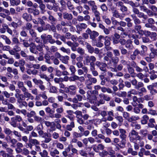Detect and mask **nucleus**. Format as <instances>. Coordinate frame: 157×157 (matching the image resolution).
<instances>
[{"label":"nucleus","instance_id":"61","mask_svg":"<svg viewBox=\"0 0 157 157\" xmlns=\"http://www.w3.org/2000/svg\"><path fill=\"white\" fill-rule=\"evenodd\" d=\"M12 132L16 137L18 138H21V133L17 131L14 130Z\"/></svg>","mask_w":157,"mask_h":157},{"label":"nucleus","instance_id":"1","mask_svg":"<svg viewBox=\"0 0 157 157\" xmlns=\"http://www.w3.org/2000/svg\"><path fill=\"white\" fill-rule=\"evenodd\" d=\"M16 93L14 94V96L17 99V103L20 108H22L23 107H27V103L23 99V94H20V90L19 89H15Z\"/></svg>","mask_w":157,"mask_h":157},{"label":"nucleus","instance_id":"3","mask_svg":"<svg viewBox=\"0 0 157 157\" xmlns=\"http://www.w3.org/2000/svg\"><path fill=\"white\" fill-rule=\"evenodd\" d=\"M98 42L96 44V46L97 47H101L103 46V44L101 42H104L105 46V48L107 51H108V37L107 36L104 37L100 36L98 37Z\"/></svg>","mask_w":157,"mask_h":157},{"label":"nucleus","instance_id":"25","mask_svg":"<svg viewBox=\"0 0 157 157\" xmlns=\"http://www.w3.org/2000/svg\"><path fill=\"white\" fill-rule=\"evenodd\" d=\"M131 16L133 20L134 23L135 25H138L141 23L140 20L137 17L135 14H132Z\"/></svg>","mask_w":157,"mask_h":157},{"label":"nucleus","instance_id":"15","mask_svg":"<svg viewBox=\"0 0 157 157\" xmlns=\"http://www.w3.org/2000/svg\"><path fill=\"white\" fill-rule=\"evenodd\" d=\"M22 18L27 22L31 21L32 20V16L27 13H23L22 16Z\"/></svg>","mask_w":157,"mask_h":157},{"label":"nucleus","instance_id":"63","mask_svg":"<svg viewBox=\"0 0 157 157\" xmlns=\"http://www.w3.org/2000/svg\"><path fill=\"white\" fill-rule=\"evenodd\" d=\"M39 76L40 78H43L45 79L46 81H48L50 80L49 78L45 74L43 73H40Z\"/></svg>","mask_w":157,"mask_h":157},{"label":"nucleus","instance_id":"62","mask_svg":"<svg viewBox=\"0 0 157 157\" xmlns=\"http://www.w3.org/2000/svg\"><path fill=\"white\" fill-rule=\"evenodd\" d=\"M29 153V151L26 148H24L22 149V154L25 155H27Z\"/></svg>","mask_w":157,"mask_h":157},{"label":"nucleus","instance_id":"40","mask_svg":"<svg viewBox=\"0 0 157 157\" xmlns=\"http://www.w3.org/2000/svg\"><path fill=\"white\" fill-rule=\"evenodd\" d=\"M3 131L5 134L9 136L12 133V132L9 128L5 127L3 128Z\"/></svg>","mask_w":157,"mask_h":157},{"label":"nucleus","instance_id":"5","mask_svg":"<svg viewBox=\"0 0 157 157\" xmlns=\"http://www.w3.org/2000/svg\"><path fill=\"white\" fill-rule=\"evenodd\" d=\"M75 113L76 115V117L77 118V122L80 124H85L88 125L91 121V120L87 121L85 122L82 118V112L80 111L77 110Z\"/></svg>","mask_w":157,"mask_h":157},{"label":"nucleus","instance_id":"33","mask_svg":"<svg viewBox=\"0 0 157 157\" xmlns=\"http://www.w3.org/2000/svg\"><path fill=\"white\" fill-rule=\"evenodd\" d=\"M140 119V117L137 115H133L129 117L128 120V121L132 122V121H137Z\"/></svg>","mask_w":157,"mask_h":157},{"label":"nucleus","instance_id":"36","mask_svg":"<svg viewBox=\"0 0 157 157\" xmlns=\"http://www.w3.org/2000/svg\"><path fill=\"white\" fill-rule=\"evenodd\" d=\"M20 39L21 42H23V45L25 47L28 48L30 47L31 45V43L29 44L27 40L25 39L23 40L21 38Z\"/></svg>","mask_w":157,"mask_h":157},{"label":"nucleus","instance_id":"45","mask_svg":"<svg viewBox=\"0 0 157 157\" xmlns=\"http://www.w3.org/2000/svg\"><path fill=\"white\" fill-rule=\"evenodd\" d=\"M36 114L35 111L32 110L30 112L27 113V117L28 118H31L33 117H34Z\"/></svg>","mask_w":157,"mask_h":157},{"label":"nucleus","instance_id":"41","mask_svg":"<svg viewBox=\"0 0 157 157\" xmlns=\"http://www.w3.org/2000/svg\"><path fill=\"white\" fill-rule=\"evenodd\" d=\"M10 2L11 4L13 6H18L21 2L20 0H10Z\"/></svg>","mask_w":157,"mask_h":157},{"label":"nucleus","instance_id":"16","mask_svg":"<svg viewBox=\"0 0 157 157\" xmlns=\"http://www.w3.org/2000/svg\"><path fill=\"white\" fill-rule=\"evenodd\" d=\"M22 21L21 20H19L17 23L12 21L11 23V25L13 28L16 29H17L18 27L21 26L22 25Z\"/></svg>","mask_w":157,"mask_h":157},{"label":"nucleus","instance_id":"26","mask_svg":"<svg viewBox=\"0 0 157 157\" xmlns=\"http://www.w3.org/2000/svg\"><path fill=\"white\" fill-rule=\"evenodd\" d=\"M48 21H50L52 25H55L57 21L56 19L52 15L49 16L48 17Z\"/></svg>","mask_w":157,"mask_h":157},{"label":"nucleus","instance_id":"38","mask_svg":"<svg viewBox=\"0 0 157 157\" xmlns=\"http://www.w3.org/2000/svg\"><path fill=\"white\" fill-rule=\"evenodd\" d=\"M59 153V151L56 149H55L50 152V155L52 157H55L56 155H58Z\"/></svg>","mask_w":157,"mask_h":157},{"label":"nucleus","instance_id":"9","mask_svg":"<svg viewBox=\"0 0 157 157\" xmlns=\"http://www.w3.org/2000/svg\"><path fill=\"white\" fill-rule=\"evenodd\" d=\"M40 144V142L36 139H29V143L27 145L28 147L32 149L33 146Z\"/></svg>","mask_w":157,"mask_h":157},{"label":"nucleus","instance_id":"60","mask_svg":"<svg viewBox=\"0 0 157 157\" xmlns=\"http://www.w3.org/2000/svg\"><path fill=\"white\" fill-rule=\"evenodd\" d=\"M39 154L40 155L41 157H45L48 155V152L46 150H44L42 152H40Z\"/></svg>","mask_w":157,"mask_h":157},{"label":"nucleus","instance_id":"47","mask_svg":"<svg viewBox=\"0 0 157 157\" xmlns=\"http://www.w3.org/2000/svg\"><path fill=\"white\" fill-rule=\"evenodd\" d=\"M115 154V152L114 150L111 149L110 148L109 149V157H116Z\"/></svg>","mask_w":157,"mask_h":157},{"label":"nucleus","instance_id":"52","mask_svg":"<svg viewBox=\"0 0 157 157\" xmlns=\"http://www.w3.org/2000/svg\"><path fill=\"white\" fill-rule=\"evenodd\" d=\"M29 31V34L33 39L34 37H36V36H37L36 33L35 32V30L33 29L30 30Z\"/></svg>","mask_w":157,"mask_h":157},{"label":"nucleus","instance_id":"14","mask_svg":"<svg viewBox=\"0 0 157 157\" xmlns=\"http://www.w3.org/2000/svg\"><path fill=\"white\" fill-rule=\"evenodd\" d=\"M36 47V44L33 42H31L29 48L30 52L33 53L37 54L38 52L37 51Z\"/></svg>","mask_w":157,"mask_h":157},{"label":"nucleus","instance_id":"18","mask_svg":"<svg viewBox=\"0 0 157 157\" xmlns=\"http://www.w3.org/2000/svg\"><path fill=\"white\" fill-rule=\"evenodd\" d=\"M84 45H85L87 48L88 52L91 53H93L94 51V48L89 43L86 42H85Z\"/></svg>","mask_w":157,"mask_h":157},{"label":"nucleus","instance_id":"29","mask_svg":"<svg viewBox=\"0 0 157 157\" xmlns=\"http://www.w3.org/2000/svg\"><path fill=\"white\" fill-rule=\"evenodd\" d=\"M150 50L151 52L150 54L151 57H153L154 58L155 57H157V49L152 48H150Z\"/></svg>","mask_w":157,"mask_h":157},{"label":"nucleus","instance_id":"49","mask_svg":"<svg viewBox=\"0 0 157 157\" xmlns=\"http://www.w3.org/2000/svg\"><path fill=\"white\" fill-rule=\"evenodd\" d=\"M138 16L139 18H143L144 20L147 19L148 18L147 15L144 14V13L141 12H140L138 14Z\"/></svg>","mask_w":157,"mask_h":157},{"label":"nucleus","instance_id":"24","mask_svg":"<svg viewBox=\"0 0 157 157\" xmlns=\"http://www.w3.org/2000/svg\"><path fill=\"white\" fill-rule=\"evenodd\" d=\"M63 18L65 19L71 20L73 18V16L71 14L67 12L63 13Z\"/></svg>","mask_w":157,"mask_h":157},{"label":"nucleus","instance_id":"20","mask_svg":"<svg viewBox=\"0 0 157 157\" xmlns=\"http://www.w3.org/2000/svg\"><path fill=\"white\" fill-rule=\"evenodd\" d=\"M133 68L130 66V64L127 67V69L128 73L131 75V77L133 78L135 77V76L133 75V74H135L134 72L135 70Z\"/></svg>","mask_w":157,"mask_h":157},{"label":"nucleus","instance_id":"13","mask_svg":"<svg viewBox=\"0 0 157 157\" xmlns=\"http://www.w3.org/2000/svg\"><path fill=\"white\" fill-rule=\"evenodd\" d=\"M17 83L18 88L19 89H21L22 91H25V90H27V88L24 86V82L20 81H15V84Z\"/></svg>","mask_w":157,"mask_h":157},{"label":"nucleus","instance_id":"44","mask_svg":"<svg viewBox=\"0 0 157 157\" xmlns=\"http://www.w3.org/2000/svg\"><path fill=\"white\" fill-rule=\"evenodd\" d=\"M123 1L125 3L129 4L132 7L136 6L135 3L132 1H129V0H124Z\"/></svg>","mask_w":157,"mask_h":157},{"label":"nucleus","instance_id":"42","mask_svg":"<svg viewBox=\"0 0 157 157\" xmlns=\"http://www.w3.org/2000/svg\"><path fill=\"white\" fill-rule=\"evenodd\" d=\"M125 43V47L129 49H132L133 48L132 41L130 40H128Z\"/></svg>","mask_w":157,"mask_h":157},{"label":"nucleus","instance_id":"8","mask_svg":"<svg viewBox=\"0 0 157 157\" xmlns=\"http://www.w3.org/2000/svg\"><path fill=\"white\" fill-rule=\"evenodd\" d=\"M119 131L120 133V137L122 139L121 142L122 144H125L126 143L125 139L127 137V135L125 134L126 131L125 130L120 128L119 129Z\"/></svg>","mask_w":157,"mask_h":157},{"label":"nucleus","instance_id":"50","mask_svg":"<svg viewBox=\"0 0 157 157\" xmlns=\"http://www.w3.org/2000/svg\"><path fill=\"white\" fill-rule=\"evenodd\" d=\"M9 155L5 151L1 150L0 151V157H9Z\"/></svg>","mask_w":157,"mask_h":157},{"label":"nucleus","instance_id":"30","mask_svg":"<svg viewBox=\"0 0 157 157\" xmlns=\"http://www.w3.org/2000/svg\"><path fill=\"white\" fill-rule=\"evenodd\" d=\"M149 119L148 116L146 115H144L142 117V119L141 121V122L142 124H145L147 123V121Z\"/></svg>","mask_w":157,"mask_h":157},{"label":"nucleus","instance_id":"64","mask_svg":"<svg viewBox=\"0 0 157 157\" xmlns=\"http://www.w3.org/2000/svg\"><path fill=\"white\" fill-rule=\"evenodd\" d=\"M77 51L78 53L81 55H83L85 54L84 50L81 48H78L77 49Z\"/></svg>","mask_w":157,"mask_h":157},{"label":"nucleus","instance_id":"23","mask_svg":"<svg viewBox=\"0 0 157 157\" xmlns=\"http://www.w3.org/2000/svg\"><path fill=\"white\" fill-rule=\"evenodd\" d=\"M42 137L45 139L44 142L45 143H48L51 140V136L47 133H44Z\"/></svg>","mask_w":157,"mask_h":157},{"label":"nucleus","instance_id":"34","mask_svg":"<svg viewBox=\"0 0 157 157\" xmlns=\"http://www.w3.org/2000/svg\"><path fill=\"white\" fill-rule=\"evenodd\" d=\"M75 127V124L74 122L71 121L70 124H67L66 125V128L67 130L69 131H71L72 130V129Z\"/></svg>","mask_w":157,"mask_h":157},{"label":"nucleus","instance_id":"28","mask_svg":"<svg viewBox=\"0 0 157 157\" xmlns=\"http://www.w3.org/2000/svg\"><path fill=\"white\" fill-rule=\"evenodd\" d=\"M69 59V57L67 56H62L60 60L62 62L65 64H67L68 63V60Z\"/></svg>","mask_w":157,"mask_h":157},{"label":"nucleus","instance_id":"37","mask_svg":"<svg viewBox=\"0 0 157 157\" xmlns=\"http://www.w3.org/2000/svg\"><path fill=\"white\" fill-rule=\"evenodd\" d=\"M140 133L141 136V137H146L148 133V131L146 129H141L140 131Z\"/></svg>","mask_w":157,"mask_h":157},{"label":"nucleus","instance_id":"22","mask_svg":"<svg viewBox=\"0 0 157 157\" xmlns=\"http://www.w3.org/2000/svg\"><path fill=\"white\" fill-rule=\"evenodd\" d=\"M92 12L94 13L96 20L98 22H100V13L97 10V9L92 11Z\"/></svg>","mask_w":157,"mask_h":157},{"label":"nucleus","instance_id":"6","mask_svg":"<svg viewBox=\"0 0 157 157\" xmlns=\"http://www.w3.org/2000/svg\"><path fill=\"white\" fill-rule=\"evenodd\" d=\"M84 63L86 65H88L90 63H94L96 60L95 57L93 56H89L88 55H86L84 57Z\"/></svg>","mask_w":157,"mask_h":157},{"label":"nucleus","instance_id":"2","mask_svg":"<svg viewBox=\"0 0 157 157\" xmlns=\"http://www.w3.org/2000/svg\"><path fill=\"white\" fill-rule=\"evenodd\" d=\"M128 137L131 142H134L136 140H140L143 139L141 136L138 134V132L134 129L131 130L129 133Z\"/></svg>","mask_w":157,"mask_h":157},{"label":"nucleus","instance_id":"7","mask_svg":"<svg viewBox=\"0 0 157 157\" xmlns=\"http://www.w3.org/2000/svg\"><path fill=\"white\" fill-rule=\"evenodd\" d=\"M33 82L35 84L38 86V87L42 91H44L45 89V87L43 85V82L40 79H37L36 78L33 79Z\"/></svg>","mask_w":157,"mask_h":157},{"label":"nucleus","instance_id":"35","mask_svg":"<svg viewBox=\"0 0 157 157\" xmlns=\"http://www.w3.org/2000/svg\"><path fill=\"white\" fill-rule=\"evenodd\" d=\"M32 28V24L29 22L27 23L24 26L22 27V28L23 29H25L26 30H27L29 31L30 30L33 29Z\"/></svg>","mask_w":157,"mask_h":157},{"label":"nucleus","instance_id":"58","mask_svg":"<svg viewBox=\"0 0 157 157\" xmlns=\"http://www.w3.org/2000/svg\"><path fill=\"white\" fill-rule=\"evenodd\" d=\"M57 48L56 46H52L50 47V51H49L48 52L50 53L55 52L57 51Z\"/></svg>","mask_w":157,"mask_h":157},{"label":"nucleus","instance_id":"32","mask_svg":"<svg viewBox=\"0 0 157 157\" xmlns=\"http://www.w3.org/2000/svg\"><path fill=\"white\" fill-rule=\"evenodd\" d=\"M99 35L98 33L95 31H92L90 35V38L91 39L93 40H94L95 38L98 36Z\"/></svg>","mask_w":157,"mask_h":157},{"label":"nucleus","instance_id":"59","mask_svg":"<svg viewBox=\"0 0 157 157\" xmlns=\"http://www.w3.org/2000/svg\"><path fill=\"white\" fill-rule=\"evenodd\" d=\"M106 67L107 65L105 63H102L101 65L99 67V68L101 70L105 72L106 71Z\"/></svg>","mask_w":157,"mask_h":157},{"label":"nucleus","instance_id":"12","mask_svg":"<svg viewBox=\"0 0 157 157\" xmlns=\"http://www.w3.org/2000/svg\"><path fill=\"white\" fill-rule=\"evenodd\" d=\"M87 27V25L84 23H81L76 25L77 29L76 32L80 34V32L82 31L83 29H85Z\"/></svg>","mask_w":157,"mask_h":157},{"label":"nucleus","instance_id":"56","mask_svg":"<svg viewBox=\"0 0 157 157\" xmlns=\"http://www.w3.org/2000/svg\"><path fill=\"white\" fill-rule=\"evenodd\" d=\"M123 116L124 118L128 121V119L129 118L130 114L125 111H124L123 112Z\"/></svg>","mask_w":157,"mask_h":157},{"label":"nucleus","instance_id":"21","mask_svg":"<svg viewBox=\"0 0 157 157\" xmlns=\"http://www.w3.org/2000/svg\"><path fill=\"white\" fill-rule=\"evenodd\" d=\"M0 37L5 40L6 44L8 45L11 44V41L6 35H1L0 36Z\"/></svg>","mask_w":157,"mask_h":157},{"label":"nucleus","instance_id":"27","mask_svg":"<svg viewBox=\"0 0 157 157\" xmlns=\"http://www.w3.org/2000/svg\"><path fill=\"white\" fill-rule=\"evenodd\" d=\"M135 7H139L140 10L143 11L144 12H146L147 11L148 12L150 11V10H148L147 7L144 6V5H143L142 4H140L139 3H138V5L136 6Z\"/></svg>","mask_w":157,"mask_h":157},{"label":"nucleus","instance_id":"17","mask_svg":"<svg viewBox=\"0 0 157 157\" xmlns=\"http://www.w3.org/2000/svg\"><path fill=\"white\" fill-rule=\"evenodd\" d=\"M6 139L7 141L11 144V146L13 147L17 142V140L14 138H12L10 136L6 137Z\"/></svg>","mask_w":157,"mask_h":157},{"label":"nucleus","instance_id":"57","mask_svg":"<svg viewBox=\"0 0 157 157\" xmlns=\"http://www.w3.org/2000/svg\"><path fill=\"white\" fill-rule=\"evenodd\" d=\"M34 119L35 121L39 123H41L42 121L41 117L36 115L34 117Z\"/></svg>","mask_w":157,"mask_h":157},{"label":"nucleus","instance_id":"54","mask_svg":"<svg viewBox=\"0 0 157 157\" xmlns=\"http://www.w3.org/2000/svg\"><path fill=\"white\" fill-rule=\"evenodd\" d=\"M120 62L122 65L127 66V67L130 64V62L129 61H126L124 59L121 60L120 61Z\"/></svg>","mask_w":157,"mask_h":157},{"label":"nucleus","instance_id":"11","mask_svg":"<svg viewBox=\"0 0 157 157\" xmlns=\"http://www.w3.org/2000/svg\"><path fill=\"white\" fill-rule=\"evenodd\" d=\"M22 92L23 93V99L24 101H25V100L26 98H27V101H28L29 99L33 100L34 99V98L33 96L31 93L28 92L27 89V90H25V91Z\"/></svg>","mask_w":157,"mask_h":157},{"label":"nucleus","instance_id":"31","mask_svg":"<svg viewBox=\"0 0 157 157\" xmlns=\"http://www.w3.org/2000/svg\"><path fill=\"white\" fill-rule=\"evenodd\" d=\"M48 41L51 44H53L55 43V40L52 38V36L50 35H48L47 36L46 42Z\"/></svg>","mask_w":157,"mask_h":157},{"label":"nucleus","instance_id":"51","mask_svg":"<svg viewBox=\"0 0 157 157\" xmlns=\"http://www.w3.org/2000/svg\"><path fill=\"white\" fill-rule=\"evenodd\" d=\"M69 69L72 74H74L76 71L75 67L73 65H71L69 66Z\"/></svg>","mask_w":157,"mask_h":157},{"label":"nucleus","instance_id":"4","mask_svg":"<svg viewBox=\"0 0 157 157\" xmlns=\"http://www.w3.org/2000/svg\"><path fill=\"white\" fill-rule=\"evenodd\" d=\"M22 121V117L20 115H16L11 118L10 124L13 128H16L18 125L17 122H20Z\"/></svg>","mask_w":157,"mask_h":157},{"label":"nucleus","instance_id":"39","mask_svg":"<svg viewBox=\"0 0 157 157\" xmlns=\"http://www.w3.org/2000/svg\"><path fill=\"white\" fill-rule=\"evenodd\" d=\"M67 6L68 8L70 10H74L75 9L74 6L70 1H68L67 2Z\"/></svg>","mask_w":157,"mask_h":157},{"label":"nucleus","instance_id":"46","mask_svg":"<svg viewBox=\"0 0 157 157\" xmlns=\"http://www.w3.org/2000/svg\"><path fill=\"white\" fill-rule=\"evenodd\" d=\"M141 48L143 50V51L141 52L140 55H144V53L147 52V48L146 46L144 45H142L141 46Z\"/></svg>","mask_w":157,"mask_h":157},{"label":"nucleus","instance_id":"19","mask_svg":"<svg viewBox=\"0 0 157 157\" xmlns=\"http://www.w3.org/2000/svg\"><path fill=\"white\" fill-rule=\"evenodd\" d=\"M88 4L91 7L92 11L97 9V6L95 4V2L94 1L90 0L88 1Z\"/></svg>","mask_w":157,"mask_h":157},{"label":"nucleus","instance_id":"48","mask_svg":"<svg viewBox=\"0 0 157 157\" xmlns=\"http://www.w3.org/2000/svg\"><path fill=\"white\" fill-rule=\"evenodd\" d=\"M49 92L53 93H56L57 92L56 87L53 86H50V87Z\"/></svg>","mask_w":157,"mask_h":157},{"label":"nucleus","instance_id":"43","mask_svg":"<svg viewBox=\"0 0 157 157\" xmlns=\"http://www.w3.org/2000/svg\"><path fill=\"white\" fill-rule=\"evenodd\" d=\"M68 152L65 150L62 152L63 155L64 157H73L74 155L73 153H69L68 154Z\"/></svg>","mask_w":157,"mask_h":157},{"label":"nucleus","instance_id":"53","mask_svg":"<svg viewBox=\"0 0 157 157\" xmlns=\"http://www.w3.org/2000/svg\"><path fill=\"white\" fill-rule=\"evenodd\" d=\"M60 50L64 53H66L68 54H70L71 50L69 48H65L63 47L60 48Z\"/></svg>","mask_w":157,"mask_h":157},{"label":"nucleus","instance_id":"55","mask_svg":"<svg viewBox=\"0 0 157 157\" xmlns=\"http://www.w3.org/2000/svg\"><path fill=\"white\" fill-rule=\"evenodd\" d=\"M86 97L88 100H89L90 102H91V94L92 92L90 90H88L86 92Z\"/></svg>","mask_w":157,"mask_h":157},{"label":"nucleus","instance_id":"10","mask_svg":"<svg viewBox=\"0 0 157 157\" xmlns=\"http://www.w3.org/2000/svg\"><path fill=\"white\" fill-rule=\"evenodd\" d=\"M119 58L118 57H112L109 60V65L110 67L113 66V67H116Z\"/></svg>","mask_w":157,"mask_h":157}]
</instances>
